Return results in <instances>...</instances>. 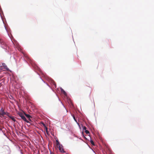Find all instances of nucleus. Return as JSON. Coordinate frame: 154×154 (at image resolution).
Wrapping results in <instances>:
<instances>
[{
  "label": "nucleus",
  "instance_id": "f3484780",
  "mask_svg": "<svg viewBox=\"0 0 154 154\" xmlns=\"http://www.w3.org/2000/svg\"><path fill=\"white\" fill-rule=\"evenodd\" d=\"M3 69V67L2 66H0V70H2Z\"/></svg>",
  "mask_w": 154,
  "mask_h": 154
},
{
  "label": "nucleus",
  "instance_id": "4468645a",
  "mask_svg": "<svg viewBox=\"0 0 154 154\" xmlns=\"http://www.w3.org/2000/svg\"><path fill=\"white\" fill-rule=\"evenodd\" d=\"M9 113H8V112H7V113L5 112V115H7V116H9Z\"/></svg>",
  "mask_w": 154,
  "mask_h": 154
},
{
  "label": "nucleus",
  "instance_id": "2eb2a0df",
  "mask_svg": "<svg viewBox=\"0 0 154 154\" xmlns=\"http://www.w3.org/2000/svg\"><path fill=\"white\" fill-rule=\"evenodd\" d=\"M86 127L85 126L83 127V130H86Z\"/></svg>",
  "mask_w": 154,
  "mask_h": 154
},
{
  "label": "nucleus",
  "instance_id": "9b49d317",
  "mask_svg": "<svg viewBox=\"0 0 154 154\" xmlns=\"http://www.w3.org/2000/svg\"><path fill=\"white\" fill-rule=\"evenodd\" d=\"M91 143L93 145H94V143L92 140H91L90 141Z\"/></svg>",
  "mask_w": 154,
  "mask_h": 154
},
{
  "label": "nucleus",
  "instance_id": "1a4fd4ad",
  "mask_svg": "<svg viewBox=\"0 0 154 154\" xmlns=\"http://www.w3.org/2000/svg\"><path fill=\"white\" fill-rule=\"evenodd\" d=\"M72 116H73V118L74 119V120L77 123V124L79 125V123H78V122H77L75 118V116H74V115H73Z\"/></svg>",
  "mask_w": 154,
  "mask_h": 154
},
{
  "label": "nucleus",
  "instance_id": "0eeeda50",
  "mask_svg": "<svg viewBox=\"0 0 154 154\" xmlns=\"http://www.w3.org/2000/svg\"><path fill=\"white\" fill-rule=\"evenodd\" d=\"M9 117L14 121L15 122L16 121V119L13 116H10Z\"/></svg>",
  "mask_w": 154,
  "mask_h": 154
},
{
  "label": "nucleus",
  "instance_id": "f03ea898",
  "mask_svg": "<svg viewBox=\"0 0 154 154\" xmlns=\"http://www.w3.org/2000/svg\"><path fill=\"white\" fill-rule=\"evenodd\" d=\"M59 148V150L61 152H65L64 151L63 146L62 145H60L58 147H57Z\"/></svg>",
  "mask_w": 154,
  "mask_h": 154
},
{
  "label": "nucleus",
  "instance_id": "f257e3e1",
  "mask_svg": "<svg viewBox=\"0 0 154 154\" xmlns=\"http://www.w3.org/2000/svg\"><path fill=\"white\" fill-rule=\"evenodd\" d=\"M0 43L1 44V47L5 49V52H7L9 48V47L2 39H0Z\"/></svg>",
  "mask_w": 154,
  "mask_h": 154
},
{
  "label": "nucleus",
  "instance_id": "6e6552de",
  "mask_svg": "<svg viewBox=\"0 0 154 154\" xmlns=\"http://www.w3.org/2000/svg\"><path fill=\"white\" fill-rule=\"evenodd\" d=\"M61 91L65 95H66V93L65 91H64L63 89H61Z\"/></svg>",
  "mask_w": 154,
  "mask_h": 154
},
{
  "label": "nucleus",
  "instance_id": "f8f14e48",
  "mask_svg": "<svg viewBox=\"0 0 154 154\" xmlns=\"http://www.w3.org/2000/svg\"><path fill=\"white\" fill-rule=\"evenodd\" d=\"M4 68L6 69L7 71H8L9 70V69L7 67V66H4Z\"/></svg>",
  "mask_w": 154,
  "mask_h": 154
},
{
  "label": "nucleus",
  "instance_id": "6ab92c4d",
  "mask_svg": "<svg viewBox=\"0 0 154 154\" xmlns=\"http://www.w3.org/2000/svg\"><path fill=\"white\" fill-rule=\"evenodd\" d=\"M89 90H91V88L90 87H89Z\"/></svg>",
  "mask_w": 154,
  "mask_h": 154
},
{
  "label": "nucleus",
  "instance_id": "39448f33",
  "mask_svg": "<svg viewBox=\"0 0 154 154\" xmlns=\"http://www.w3.org/2000/svg\"><path fill=\"white\" fill-rule=\"evenodd\" d=\"M1 111H2V114L3 115V116L4 115H5V112H4V109H3V108H2L1 109Z\"/></svg>",
  "mask_w": 154,
  "mask_h": 154
},
{
  "label": "nucleus",
  "instance_id": "7ed1b4c3",
  "mask_svg": "<svg viewBox=\"0 0 154 154\" xmlns=\"http://www.w3.org/2000/svg\"><path fill=\"white\" fill-rule=\"evenodd\" d=\"M21 118L22 119H23L24 121H25L26 122H27V123H28L29 122V121L27 120V119H26L25 116H23L22 117H21Z\"/></svg>",
  "mask_w": 154,
  "mask_h": 154
},
{
  "label": "nucleus",
  "instance_id": "9d476101",
  "mask_svg": "<svg viewBox=\"0 0 154 154\" xmlns=\"http://www.w3.org/2000/svg\"><path fill=\"white\" fill-rule=\"evenodd\" d=\"M18 114L21 117H22L24 116L23 113L21 112H19Z\"/></svg>",
  "mask_w": 154,
  "mask_h": 154
},
{
  "label": "nucleus",
  "instance_id": "20e7f679",
  "mask_svg": "<svg viewBox=\"0 0 154 154\" xmlns=\"http://www.w3.org/2000/svg\"><path fill=\"white\" fill-rule=\"evenodd\" d=\"M24 114L26 117H27V118H28L31 121L30 119V118L31 117V116L29 115L26 114L25 113H24Z\"/></svg>",
  "mask_w": 154,
  "mask_h": 154
},
{
  "label": "nucleus",
  "instance_id": "ddd939ff",
  "mask_svg": "<svg viewBox=\"0 0 154 154\" xmlns=\"http://www.w3.org/2000/svg\"><path fill=\"white\" fill-rule=\"evenodd\" d=\"M85 132L87 134H89V132L88 131V130H85Z\"/></svg>",
  "mask_w": 154,
  "mask_h": 154
},
{
  "label": "nucleus",
  "instance_id": "dca6fc26",
  "mask_svg": "<svg viewBox=\"0 0 154 154\" xmlns=\"http://www.w3.org/2000/svg\"><path fill=\"white\" fill-rule=\"evenodd\" d=\"M3 116L2 114V113H0V117H2Z\"/></svg>",
  "mask_w": 154,
  "mask_h": 154
},
{
  "label": "nucleus",
  "instance_id": "a211bd4d",
  "mask_svg": "<svg viewBox=\"0 0 154 154\" xmlns=\"http://www.w3.org/2000/svg\"><path fill=\"white\" fill-rule=\"evenodd\" d=\"M2 127L1 126H0V131H2Z\"/></svg>",
  "mask_w": 154,
  "mask_h": 154
},
{
  "label": "nucleus",
  "instance_id": "423d86ee",
  "mask_svg": "<svg viewBox=\"0 0 154 154\" xmlns=\"http://www.w3.org/2000/svg\"><path fill=\"white\" fill-rule=\"evenodd\" d=\"M56 146L57 147H58V146H59L60 145H61L59 143V142L58 141V140H56Z\"/></svg>",
  "mask_w": 154,
  "mask_h": 154
}]
</instances>
